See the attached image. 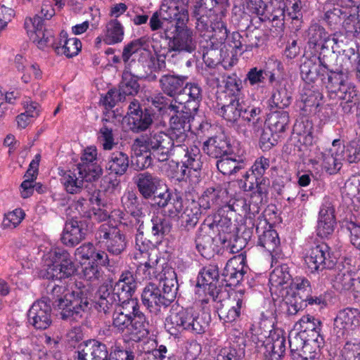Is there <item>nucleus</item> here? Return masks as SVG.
I'll use <instances>...</instances> for the list:
<instances>
[{
    "label": "nucleus",
    "instance_id": "f257e3e1",
    "mask_svg": "<svg viewBox=\"0 0 360 360\" xmlns=\"http://www.w3.org/2000/svg\"><path fill=\"white\" fill-rule=\"evenodd\" d=\"M131 148L135 152L138 149L140 151L148 150L159 162L166 161L170 155H173L180 160L185 167L181 172L182 178H189L194 182L199 181L202 162L200 150L195 146L191 148L180 147L176 145L169 134L153 131L135 139Z\"/></svg>",
    "mask_w": 360,
    "mask_h": 360
},
{
    "label": "nucleus",
    "instance_id": "f03ea898",
    "mask_svg": "<svg viewBox=\"0 0 360 360\" xmlns=\"http://www.w3.org/2000/svg\"><path fill=\"white\" fill-rule=\"evenodd\" d=\"M64 291V287L53 285L49 295L54 300L53 305L59 311L61 319L77 321L90 309L89 288L84 285L77 287L70 293L62 296Z\"/></svg>",
    "mask_w": 360,
    "mask_h": 360
},
{
    "label": "nucleus",
    "instance_id": "7ed1b4c3",
    "mask_svg": "<svg viewBox=\"0 0 360 360\" xmlns=\"http://www.w3.org/2000/svg\"><path fill=\"white\" fill-rule=\"evenodd\" d=\"M210 318L206 315L200 314L193 308H181L179 311L173 310L166 319L165 327L172 335H176L184 330L194 334H202L205 332L209 325Z\"/></svg>",
    "mask_w": 360,
    "mask_h": 360
},
{
    "label": "nucleus",
    "instance_id": "20e7f679",
    "mask_svg": "<svg viewBox=\"0 0 360 360\" xmlns=\"http://www.w3.org/2000/svg\"><path fill=\"white\" fill-rule=\"evenodd\" d=\"M232 222L226 217L220 218L219 220H213L212 222H204L198 229L195 243V247L200 255L204 257H210L214 252V235L216 232H231Z\"/></svg>",
    "mask_w": 360,
    "mask_h": 360
},
{
    "label": "nucleus",
    "instance_id": "39448f33",
    "mask_svg": "<svg viewBox=\"0 0 360 360\" xmlns=\"http://www.w3.org/2000/svg\"><path fill=\"white\" fill-rule=\"evenodd\" d=\"M100 169L96 166L77 167L73 170L64 172L60 181L68 193L77 194L84 189H91L89 184L100 178Z\"/></svg>",
    "mask_w": 360,
    "mask_h": 360
},
{
    "label": "nucleus",
    "instance_id": "423d86ee",
    "mask_svg": "<svg viewBox=\"0 0 360 360\" xmlns=\"http://www.w3.org/2000/svg\"><path fill=\"white\" fill-rule=\"evenodd\" d=\"M134 183L141 196L145 200L152 199L153 204L158 207H165L172 199L169 189L158 192L160 179L148 172L138 174L134 177Z\"/></svg>",
    "mask_w": 360,
    "mask_h": 360
},
{
    "label": "nucleus",
    "instance_id": "0eeeda50",
    "mask_svg": "<svg viewBox=\"0 0 360 360\" xmlns=\"http://www.w3.org/2000/svg\"><path fill=\"white\" fill-rule=\"evenodd\" d=\"M219 278V268L216 264H209L200 271L196 285L204 287L205 297L201 300L202 304H208L211 301L222 302L223 294L226 293L217 286Z\"/></svg>",
    "mask_w": 360,
    "mask_h": 360
},
{
    "label": "nucleus",
    "instance_id": "6e6552de",
    "mask_svg": "<svg viewBox=\"0 0 360 360\" xmlns=\"http://www.w3.org/2000/svg\"><path fill=\"white\" fill-rule=\"evenodd\" d=\"M174 31L166 32L168 40V51L175 52L172 57L182 56L183 52L192 53L196 49V41L193 38V32L183 25L176 26Z\"/></svg>",
    "mask_w": 360,
    "mask_h": 360
},
{
    "label": "nucleus",
    "instance_id": "1a4fd4ad",
    "mask_svg": "<svg viewBox=\"0 0 360 360\" xmlns=\"http://www.w3.org/2000/svg\"><path fill=\"white\" fill-rule=\"evenodd\" d=\"M99 243H104L106 250L111 255L118 256L127 248L125 235L116 226L103 224L96 233Z\"/></svg>",
    "mask_w": 360,
    "mask_h": 360
},
{
    "label": "nucleus",
    "instance_id": "9d476101",
    "mask_svg": "<svg viewBox=\"0 0 360 360\" xmlns=\"http://www.w3.org/2000/svg\"><path fill=\"white\" fill-rule=\"evenodd\" d=\"M304 260L311 273L333 269L336 264L335 258L331 255L330 248L323 243L311 248Z\"/></svg>",
    "mask_w": 360,
    "mask_h": 360
},
{
    "label": "nucleus",
    "instance_id": "9b49d317",
    "mask_svg": "<svg viewBox=\"0 0 360 360\" xmlns=\"http://www.w3.org/2000/svg\"><path fill=\"white\" fill-rule=\"evenodd\" d=\"M169 108L176 114L170 117L168 134L174 140L176 145L182 148H191L192 146H188L185 142L187 140L186 131L191 129L190 122L193 117L191 113L177 111V107L172 104H169Z\"/></svg>",
    "mask_w": 360,
    "mask_h": 360
},
{
    "label": "nucleus",
    "instance_id": "f8f14e48",
    "mask_svg": "<svg viewBox=\"0 0 360 360\" xmlns=\"http://www.w3.org/2000/svg\"><path fill=\"white\" fill-rule=\"evenodd\" d=\"M228 297L218 308L219 319L226 323L236 321L245 307L244 290H239L227 293Z\"/></svg>",
    "mask_w": 360,
    "mask_h": 360
},
{
    "label": "nucleus",
    "instance_id": "ddd939ff",
    "mask_svg": "<svg viewBox=\"0 0 360 360\" xmlns=\"http://www.w3.org/2000/svg\"><path fill=\"white\" fill-rule=\"evenodd\" d=\"M320 67L333 73V76L328 77L329 81L334 84L338 86L339 90L342 87L347 86L345 84L346 81L344 79V75L340 73L342 72V65L338 63V56L333 50L325 46L321 49L319 56L316 57Z\"/></svg>",
    "mask_w": 360,
    "mask_h": 360
},
{
    "label": "nucleus",
    "instance_id": "4468645a",
    "mask_svg": "<svg viewBox=\"0 0 360 360\" xmlns=\"http://www.w3.org/2000/svg\"><path fill=\"white\" fill-rule=\"evenodd\" d=\"M245 82H249L251 86L262 89H273L281 90L285 89L284 81L275 76V73L266 69L251 68L245 79Z\"/></svg>",
    "mask_w": 360,
    "mask_h": 360
},
{
    "label": "nucleus",
    "instance_id": "2eb2a0df",
    "mask_svg": "<svg viewBox=\"0 0 360 360\" xmlns=\"http://www.w3.org/2000/svg\"><path fill=\"white\" fill-rule=\"evenodd\" d=\"M259 113V108L245 109L243 115L233 123V127L245 137L253 136L263 128L264 121Z\"/></svg>",
    "mask_w": 360,
    "mask_h": 360
},
{
    "label": "nucleus",
    "instance_id": "dca6fc26",
    "mask_svg": "<svg viewBox=\"0 0 360 360\" xmlns=\"http://www.w3.org/2000/svg\"><path fill=\"white\" fill-rule=\"evenodd\" d=\"M158 12L163 20L168 21L171 27L184 25L188 20V12L182 0H164Z\"/></svg>",
    "mask_w": 360,
    "mask_h": 360
},
{
    "label": "nucleus",
    "instance_id": "f3484780",
    "mask_svg": "<svg viewBox=\"0 0 360 360\" xmlns=\"http://www.w3.org/2000/svg\"><path fill=\"white\" fill-rule=\"evenodd\" d=\"M360 323V311L355 308L347 307L340 310L334 319L333 331L338 338H342L354 330Z\"/></svg>",
    "mask_w": 360,
    "mask_h": 360
},
{
    "label": "nucleus",
    "instance_id": "a211bd4d",
    "mask_svg": "<svg viewBox=\"0 0 360 360\" xmlns=\"http://www.w3.org/2000/svg\"><path fill=\"white\" fill-rule=\"evenodd\" d=\"M136 319L127 318L120 313L113 312L112 327L118 332L131 335V339L139 341L148 334V323H143L140 327H136Z\"/></svg>",
    "mask_w": 360,
    "mask_h": 360
},
{
    "label": "nucleus",
    "instance_id": "6ab92c4d",
    "mask_svg": "<svg viewBox=\"0 0 360 360\" xmlns=\"http://www.w3.org/2000/svg\"><path fill=\"white\" fill-rule=\"evenodd\" d=\"M28 322L37 330H45L51 323V307L45 300L34 302L30 308L28 313Z\"/></svg>",
    "mask_w": 360,
    "mask_h": 360
},
{
    "label": "nucleus",
    "instance_id": "aec40b11",
    "mask_svg": "<svg viewBox=\"0 0 360 360\" xmlns=\"http://www.w3.org/2000/svg\"><path fill=\"white\" fill-rule=\"evenodd\" d=\"M29 24H31L33 27V30L29 33L30 40L39 49L44 50L49 46H51L53 49V45L56 44L53 32L44 27L42 18L35 15L33 18L26 19L25 26L27 27Z\"/></svg>",
    "mask_w": 360,
    "mask_h": 360
},
{
    "label": "nucleus",
    "instance_id": "412c9836",
    "mask_svg": "<svg viewBox=\"0 0 360 360\" xmlns=\"http://www.w3.org/2000/svg\"><path fill=\"white\" fill-rule=\"evenodd\" d=\"M335 225L334 205L329 198H325L319 213L317 235L321 238H327L334 232Z\"/></svg>",
    "mask_w": 360,
    "mask_h": 360
},
{
    "label": "nucleus",
    "instance_id": "4be33fe9",
    "mask_svg": "<svg viewBox=\"0 0 360 360\" xmlns=\"http://www.w3.org/2000/svg\"><path fill=\"white\" fill-rule=\"evenodd\" d=\"M87 231L85 220L71 219L65 221L60 240L68 247H75L85 238Z\"/></svg>",
    "mask_w": 360,
    "mask_h": 360
},
{
    "label": "nucleus",
    "instance_id": "5701e85b",
    "mask_svg": "<svg viewBox=\"0 0 360 360\" xmlns=\"http://www.w3.org/2000/svg\"><path fill=\"white\" fill-rule=\"evenodd\" d=\"M204 37L207 45L212 49H216L224 44L229 34L226 23L221 19H214L207 26L206 31H198Z\"/></svg>",
    "mask_w": 360,
    "mask_h": 360
},
{
    "label": "nucleus",
    "instance_id": "b1692460",
    "mask_svg": "<svg viewBox=\"0 0 360 360\" xmlns=\"http://www.w3.org/2000/svg\"><path fill=\"white\" fill-rule=\"evenodd\" d=\"M130 112H128V124L134 132H141L146 130L153 123L155 113L150 109H140L139 105L134 102L129 105Z\"/></svg>",
    "mask_w": 360,
    "mask_h": 360
},
{
    "label": "nucleus",
    "instance_id": "393cba45",
    "mask_svg": "<svg viewBox=\"0 0 360 360\" xmlns=\"http://www.w3.org/2000/svg\"><path fill=\"white\" fill-rule=\"evenodd\" d=\"M216 0H199L193 7V15L196 18L197 31H206L207 26L214 17V8L217 5Z\"/></svg>",
    "mask_w": 360,
    "mask_h": 360
},
{
    "label": "nucleus",
    "instance_id": "a878e982",
    "mask_svg": "<svg viewBox=\"0 0 360 360\" xmlns=\"http://www.w3.org/2000/svg\"><path fill=\"white\" fill-rule=\"evenodd\" d=\"M162 296V290L153 283H148L141 293L142 304L150 312L158 314L161 308H167L168 305Z\"/></svg>",
    "mask_w": 360,
    "mask_h": 360
},
{
    "label": "nucleus",
    "instance_id": "bb28decb",
    "mask_svg": "<svg viewBox=\"0 0 360 360\" xmlns=\"http://www.w3.org/2000/svg\"><path fill=\"white\" fill-rule=\"evenodd\" d=\"M202 150L207 155L215 159H219L224 155H233L231 141L224 135L208 139L203 143Z\"/></svg>",
    "mask_w": 360,
    "mask_h": 360
},
{
    "label": "nucleus",
    "instance_id": "cd10ccee",
    "mask_svg": "<svg viewBox=\"0 0 360 360\" xmlns=\"http://www.w3.org/2000/svg\"><path fill=\"white\" fill-rule=\"evenodd\" d=\"M247 267L245 266V259L241 255L230 259L224 269L222 276L229 286L237 285L246 274Z\"/></svg>",
    "mask_w": 360,
    "mask_h": 360
},
{
    "label": "nucleus",
    "instance_id": "c85d7f7f",
    "mask_svg": "<svg viewBox=\"0 0 360 360\" xmlns=\"http://www.w3.org/2000/svg\"><path fill=\"white\" fill-rule=\"evenodd\" d=\"M253 181L245 179V187L249 191H253L250 198L253 202V210L255 211L256 205L260 209L262 205L266 202L268 199L270 181L268 178H256Z\"/></svg>",
    "mask_w": 360,
    "mask_h": 360
},
{
    "label": "nucleus",
    "instance_id": "c756f323",
    "mask_svg": "<svg viewBox=\"0 0 360 360\" xmlns=\"http://www.w3.org/2000/svg\"><path fill=\"white\" fill-rule=\"evenodd\" d=\"M228 198V191L220 186L208 188L199 198L200 207L207 210L213 207H224Z\"/></svg>",
    "mask_w": 360,
    "mask_h": 360
},
{
    "label": "nucleus",
    "instance_id": "7c9ffc66",
    "mask_svg": "<svg viewBox=\"0 0 360 360\" xmlns=\"http://www.w3.org/2000/svg\"><path fill=\"white\" fill-rule=\"evenodd\" d=\"M138 287V281L135 274L126 269L122 271L119 279L112 286V290L116 297L125 298L127 296H133Z\"/></svg>",
    "mask_w": 360,
    "mask_h": 360
},
{
    "label": "nucleus",
    "instance_id": "2f4dec72",
    "mask_svg": "<svg viewBox=\"0 0 360 360\" xmlns=\"http://www.w3.org/2000/svg\"><path fill=\"white\" fill-rule=\"evenodd\" d=\"M252 341L256 339L258 340L257 346L261 343V346H264L266 349L269 350L275 354H278L282 356L285 351V338L276 332L272 333L269 331V335L266 337V335H262L261 338L257 337L255 335L252 337Z\"/></svg>",
    "mask_w": 360,
    "mask_h": 360
},
{
    "label": "nucleus",
    "instance_id": "473e14b6",
    "mask_svg": "<svg viewBox=\"0 0 360 360\" xmlns=\"http://www.w3.org/2000/svg\"><path fill=\"white\" fill-rule=\"evenodd\" d=\"M228 45L231 49V53H228L227 56H224L221 61L226 69L233 67L238 61V57L245 51H248L245 46V39L236 32L232 33Z\"/></svg>",
    "mask_w": 360,
    "mask_h": 360
},
{
    "label": "nucleus",
    "instance_id": "72a5a7b5",
    "mask_svg": "<svg viewBox=\"0 0 360 360\" xmlns=\"http://www.w3.org/2000/svg\"><path fill=\"white\" fill-rule=\"evenodd\" d=\"M253 205L251 198L248 202L245 198L236 196L229 200H227L226 204L225 205V208H227L228 210L237 213L240 216H244L251 220L252 218L260 211L259 207L257 205L255 211H254L252 208Z\"/></svg>",
    "mask_w": 360,
    "mask_h": 360
},
{
    "label": "nucleus",
    "instance_id": "f704fd0d",
    "mask_svg": "<svg viewBox=\"0 0 360 360\" xmlns=\"http://www.w3.org/2000/svg\"><path fill=\"white\" fill-rule=\"evenodd\" d=\"M160 279L162 283V287L160 289L162 296L169 307L174 301L179 288L176 274L172 269H168L164 273V276H160Z\"/></svg>",
    "mask_w": 360,
    "mask_h": 360
},
{
    "label": "nucleus",
    "instance_id": "c9c22d12",
    "mask_svg": "<svg viewBox=\"0 0 360 360\" xmlns=\"http://www.w3.org/2000/svg\"><path fill=\"white\" fill-rule=\"evenodd\" d=\"M225 98L229 103L223 104L221 107L222 117L228 122L233 123L243 115L244 111L240 102L239 91L230 92L229 95H225Z\"/></svg>",
    "mask_w": 360,
    "mask_h": 360
},
{
    "label": "nucleus",
    "instance_id": "e433bc0d",
    "mask_svg": "<svg viewBox=\"0 0 360 360\" xmlns=\"http://www.w3.org/2000/svg\"><path fill=\"white\" fill-rule=\"evenodd\" d=\"M129 165V159L127 154L122 151H114L108 156L105 169L110 174L121 176L124 175Z\"/></svg>",
    "mask_w": 360,
    "mask_h": 360
},
{
    "label": "nucleus",
    "instance_id": "4c0bfd02",
    "mask_svg": "<svg viewBox=\"0 0 360 360\" xmlns=\"http://www.w3.org/2000/svg\"><path fill=\"white\" fill-rule=\"evenodd\" d=\"M121 202L124 209L131 216L136 218L145 216L146 203L139 199L134 191H130L125 193L121 198Z\"/></svg>",
    "mask_w": 360,
    "mask_h": 360
},
{
    "label": "nucleus",
    "instance_id": "58836bf2",
    "mask_svg": "<svg viewBox=\"0 0 360 360\" xmlns=\"http://www.w3.org/2000/svg\"><path fill=\"white\" fill-rule=\"evenodd\" d=\"M160 82L163 90H177L179 88H183V90H200L198 84L194 81H188L186 76L166 75L161 77Z\"/></svg>",
    "mask_w": 360,
    "mask_h": 360
},
{
    "label": "nucleus",
    "instance_id": "ea45409f",
    "mask_svg": "<svg viewBox=\"0 0 360 360\" xmlns=\"http://www.w3.org/2000/svg\"><path fill=\"white\" fill-rule=\"evenodd\" d=\"M307 44L310 49H321L326 46V44L330 40V34L326 29L317 22L310 25L306 31Z\"/></svg>",
    "mask_w": 360,
    "mask_h": 360
},
{
    "label": "nucleus",
    "instance_id": "a19ab883",
    "mask_svg": "<svg viewBox=\"0 0 360 360\" xmlns=\"http://www.w3.org/2000/svg\"><path fill=\"white\" fill-rule=\"evenodd\" d=\"M99 298L96 303V308L100 312L109 314L112 310L117 307L120 297H116V294L112 290L109 292L108 285H102L98 289Z\"/></svg>",
    "mask_w": 360,
    "mask_h": 360
},
{
    "label": "nucleus",
    "instance_id": "79ce46f5",
    "mask_svg": "<svg viewBox=\"0 0 360 360\" xmlns=\"http://www.w3.org/2000/svg\"><path fill=\"white\" fill-rule=\"evenodd\" d=\"M338 148H329L321 154L322 168L329 174L338 173L342 166V159Z\"/></svg>",
    "mask_w": 360,
    "mask_h": 360
},
{
    "label": "nucleus",
    "instance_id": "37998d69",
    "mask_svg": "<svg viewBox=\"0 0 360 360\" xmlns=\"http://www.w3.org/2000/svg\"><path fill=\"white\" fill-rule=\"evenodd\" d=\"M217 169L224 175L231 176L245 167L243 160L240 156L224 155L217 161Z\"/></svg>",
    "mask_w": 360,
    "mask_h": 360
},
{
    "label": "nucleus",
    "instance_id": "c03bdc74",
    "mask_svg": "<svg viewBox=\"0 0 360 360\" xmlns=\"http://www.w3.org/2000/svg\"><path fill=\"white\" fill-rule=\"evenodd\" d=\"M61 40H63L62 46L53 45V49L58 55H65L67 58H72L78 54L82 48V43L77 38L68 39L66 32H60Z\"/></svg>",
    "mask_w": 360,
    "mask_h": 360
},
{
    "label": "nucleus",
    "instance_id": "a18cd8bd",
    "mask_svg": "<svg viewBox=\"0 0 360 360\" xmlns=\"http://www.w3.org/2000/svg\"><path fill=\"white\" fill-rule=\"evenodd\" d=\"M300 326V333H305L308 338H323L321 335L322 323L311 315L303 316L299 321Z\"/></svg>",
    "mask_w": 360,
    "mask_h": 360
},
{
    "label": "nucleus",
    "instance_id": "49530a36",
    "mask_svg": "<svg viewBox=\"0 0 360 360\" xmlns=\"http://www.w3.org/2000/svg\"><path fill=\"white\" fill-rule=\"evenodd\" d=\"M46 269H56L60 267L63 264L72 262L70 253L63 248H53L50 250L44 256Z\"/></svg>",
    "mask_w": 360,
    "mask_h": 360
},
{
    "label": "nucleus",
    "instance_id": "de8ad7c7",
    "mask_svg": "<svg viewBox=\"0 0 360 360\" xmlns=\"http://www.w3.org/2000/svg\"><path fill=\"white\" fill-rule=\"evenodd\" d=\"M333 288L338 291L345 290L356 291L355 277L352 272L348 269L340 270L335 276L333 281Z\"/></svg>",
    "mask_w": 360,
    "mask_h": 360
},
{
    "label": "nucleus",
    "instance_id": "09e8293b",
    "mask_svg": "<svg viewBox=\"0 0 360 360\" xmlns=\"http://www.w3.org/2000/svg\"><path fill=\"white\" fill-rule=\"evenodd\" d=\"M258 236V243L268 252H274L280 244V240L277 232L274 229L263 231L262 233L259 226L255 229Z\"/></svg>",
    "mask_w": 360,
    "mask_h": 360
},
{
    "label": "nucleus",
    "instance_id": "8fccbe9b",
    "mask_svg": "<svg viewBox=\"0 0 360 360\" xmlns=\"http://www.w3.org/2000/svg\"><path fill=\"white\" fill-rule=\"evenodd\" d=\"M124 38V27L116 19L110 20L105 26L103 41L106 44L121 42Z\"/></svg>",
    "mask_w": 360,
    "mask_h": 360
},
{
    "label": "nucleus",
    "instance_id": "3c124183",
    "mask_svg": "<svg viewBox=\"0 0 360 360\" xmlns=\"http://www.w3.org/2000/svg\"><path fill=\"white\" fill-rule=\"evenodd\" d=\"M302 4L301 0H286L283 16L286 20H292L296 30L301 26L302 20Z\"/></svg>",
    "mask_w": 360,
    "mask_h": 360
},
{
    "label": "nucleus",
    "instance_id": "603ef678",
    "mask_svg": "<svg viewBox=\"0 0 360 360\" xmlns=\"http://www.w3.org/2000/svg\"><path fill=\"white\" fill-rule=\"evenodd\" d=\"M117 305L134 313V317H135L134 319H136V327H140L141 324H143V322L148 323L144 314L140 311L138 300L133 298L132 296H127L125 298L120 297Z\"/></svg>",
    "mask_w": 360,
    "mask_h": 360
},
{
    "label": "nucleus",
    "instance_id": "864d4df0",
    "mask_svg": "<svg viewBox=\"0 0 360 360\" xmlns=\"http://www.w3.org/2000/svg\"><path fill=\"white\" fill-rule=\"evenodd\" d=\"M148 261L139 264L138 269L141 270L146 278H157L160 273L163 271L162 265H160V258L156 254H148Z\"/></svg>",
    "mask_w": 360,
    "mask_h": 360
},
{
    "label": "nucleus",
    "instance_id": "5fc2aeb1",
    "mask_svg": "<svg viewBox=\"0 0 360 360\" xmlns=\"http://www.w3.org/2000/svg\"><path fill=\"white\" fill-rule=\"evenodd\" d=\"M316 56L305 58L300 65V73L303 80L306 82H313L320 74L319 63H317Z\"/></svg>",
    "mask_w": 360,
    "mask_h": 360
},
{
    "label": "nucleus",
    "instance_id": "6e6d98bb",
    "mask_svg": "<svg viewBox=\"0 0 360 360\" xmlns=\"http://www.w3.org/2000/svg\"><path fill=\"white\" fill-rule=\"evenodd\" d=\"M151 233L155 237L156 243L161 240L164 236L167 235L172 229L169 219L164 216H154L151 219Z\"/></svg>",
    "mask_w": 360,
    "mask_h": 360
},
{
    "label": "nucleus",
    "instance_id": "4d7b16f0",
    "mask_svg": "<svg viewBox=\"0 0 360 360\" xmlns=\"http://www.w3.org/2000/svg\"><path fill=\"white\" fill-rule=\"evenodd\" d=\"M342 161L349 164L357 163L360 161V140L354 139L349 141L342 148L339 149Z\"/></svg>",
    "mask_w": 360,
    "mask_h": 360
},
{
    "label": "nucleus",
    "instance_id": "13d9d810",
    "mask_svg": "<svg viewBox=\"0 0 360 360\" xmlns=\"http://www.w3.org/2000/svg\"><path fill=\"white\" fill-rule=\"evenodd\" d=\"M244 356L245 345L233 342L219 350L217 360H241Z\"/></svg>",
    "mask_w": 360,
    "mask_h": 360
},
{
    "label": "nucleus",
    "instance_id": "bf43d9fd",
    "mask_svg": "<svg viewBox=\"0 0 360 360\" xmlns=\"http://www.w3.org/2000/svg\"><path fill=\"white\" fill-rule=\"evenodd\" d=\"M269 128L274 132L275 134L279 135L285 131L289 125V115L285 111L274 112L269 118Z\"/></svg>",
    "mask_w": 360,
    "mask_h": 360
},
{
    "label": "nucleus",
    "instance_id": "052dcab7",
    "mask_svg": "<svg viewBox=\"0 0 360 360\" xmlns=\"http://www.w3.org/2000/svg\"><path fill=\"white\" fill-rule=\"evenodd\" d=\"M146 43V40L141 37L131 41L124 47L122 59L125 64L126 69H128L130 65L129 59L131 56L138 53L143 55L144 52H146V49L143 48Z\"/></svg>",
    "mask_w": 360,
    "mask_h": 360
},
{
    "label": "nucleus",
    "instance_id": "680f3d73",
    "mask_svg": "<svg viewBox=\"0 0 360 360\" xmlns=\"http://www.w3.org/2000/svg\"><path fill=\"white\" fill-rule=\"evenodd\" d=\"M76 266L72 262L63 264L60 267L56 269H46L44 277L47 279H59L69 278L73 276L76 272Z\"/></svg>",
    "mask_w": 360,
    "mask_h": 360
},
{
    "label": "nucleus",
    "instance_id": "e2e57ef3",
    "mask_svg": "<svg viewBox=\"0 0 360 360\" xmlns=\"http://www.w3.org/2000/svg\"><path fill=\"white\" fill-rule=\"evenodd\" d=\"M322 344H323V338H308L297 359L298 360L300 358L301 360H315Z\"/></svg>",
    "mask_w": 360,
    "mask_h": 360
},
{
    "label": "nucleus",
    "instance_id": "0e129e2a",
    "mask_svg": "<svg viewBox=\"0 0 360 360\" xmlns=\"http://www.w3.org/2000/svg\"><path fill=\"white\" fill-rule=\"evenodd\" d=\"M200 217L199 208L196 205L194 207H187L181 216V227L182 230L189 231L194 229L198 223Z\"/></svg>",
    "mask_w": 360,
    "mask_h": 360
},
{
    "label": "nucleus",
    "instance_id": "69168bd1",
    "mask_svg": "<svg viewBox=\"0 0 360 360\" xmlns=\"http://www.w3.org/2000/svg\"><path fill=\"white\" fill-rule=\"evenodd\" d=\"M269 167V159L263 156L260 157L255 160L250 169L246 172L243 177L244 179H250L251 181L256 178H266L264 175Z\"/></svg>",
    "mask_w": 360,
    "mask_h": 360
},
{
    "label": "nucleus",
    "instance_id": "338daca9",
    "mask_svg": "<svg viewBox=\"0 0 360 360\" xmlns=\"http://www.w3.org/2000/svg\"><path fill=\"white\" fill-rule=\"evenodd\" d=\"M291 279L287 265H281L274 269L269 276L271 286L278 288L286 284Z\"/></svg>",
    "mask_w": 360,
    "mask_h": 360
},
{
    "label": "nucleus",
    "instance_id": "774afa93",
    "mask_svg": "<svg viewBox=\"0 0 360 360\" xmlns=\"http://www.w3.org/2000/svg\"><path fill=\"white\" fill-rule=\"evenodd\" d=\"M340 360H360V341H347L341 350Z\"/></svg>",
    "mask_w": 360,
    "mask_h": 360
}]
</instances>
